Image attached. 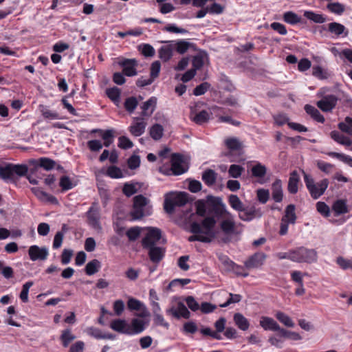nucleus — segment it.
Masks as SVG:
<instances>
[{
    "instance_id": "nucleus-1",
    "label": "nucleus",
    "mask_w": 352,
    "mask_h": 352,
    "mask_svg": "<svg viewBox=\"0 0 352 352\" xmlns=\"http://www.w3.org/2000/svg\"><path fill=\"white\" fill-rule=\"evenodd\" d=\"M196 214L204 217L201 223L192 222L190 230L194 235L188 239L190 241H198L210 242L215 236L214 228L220 217V197L208 195L206 199L195 202Z\"/></svg>"
},
{
    "instance_id": "nucleus-2",
    "label": "nucleus",
    "mask_w": 352,
    "mask_h": 352,
    "mask_svg": "<svg viewBox=\"0 0 352 352\" xmlns=\"http://www.w3.org/2000/svg\"><path fill=\"white\" fill-rule=\"evenodd\" d=\"M241 223H236L234 217L227 211L226 206L221 202V242H236L242 233Z\"/></svg>"
},
{
    "instance_id": "nucleus-3",
    "label": "nucleus",
    "mask_w": 352,
    "mask_h": 352,
    "mask_svg": "<svg viewBox=\"0 0 352 352\" xmlns=\"http://www.w3.org/2000/svg\"><path fill=\"white\" fill-rule=\"evenodd\" d=\"M28 172V167L25 164H0V178L6 182L15 183L19 177L26 176Z\"/></svg>"
},
{
    "instance_id": "nucleus-4",
    "label": "nucleus",
    "mask_w": 352,
    "mask_h": 352,
    "mask_svg": "<svg viewBox=\"0 0 352 352\" xmlns=\"http://www.w3.org/2000/svg\"><path fill=\"white\" fill-rule=\"evenodd\" d=\"M151 213L152 206L145 197L142 195L134 197L133 208L130 212L133 220L141 219L144 216L151 215Z\"/></svg>"
},
{
    "instance_id": "nucleus-5",
    "label": "nucleus",
    "mask_w": 352,
    "mask_h": 352,
    "mask_svg": "<svg viewBox=\"0 0 352 352\" xmlns=\"http://www.w3.org/2000/svg\"><path fill=\"white\" fill-rule=\"evenodd\" d=\"M188 194L184 192H169L165 195L164 209L168 214L175 212L177 207H182L188 203Z\"/></svg>"
},
{
    "instance_id": "nucleus-6",
    "label": "nucleus",
    "mask_w": 352,
    "mask_h": 352,
    "mask_svg": "<svg viewBox=\"0 0 352 352\" xmlns=\"http://www.w3.org/2000/svg\"><path fill=\"white\" fill-rule=\"evenodd\" d=\"M170 168L162 166L160 171L166 175H180L186 173L188 167L184 164V157L181 154L173 153L171 156Z\"/></svg>"
},
{
    "instance_id": "nucleus-7",
    "label": "nucleus",
    "mask_w": 352,
    "mask_h": 352,
    "mask_svg": "<svg viewBox=\"0 0 352 352\" xmlns=\"http://www.w3.org/2000/svg\"><path fill=\"white\" fill-rule=\"evenodd\" d=\"M304 182L311 197L314 199H317L322 196L328 188L329 184L327 179H323L319 182L315 183L314 179L305 173H304Z\"/></svg>"
},
{
    "instance_id": "nucleus-8",
    "label": "nucleus",
    "mask_w": 352,
    "mask_h": 352,
    "mask_svg": "<svg viewBox=\"0 0 352 352\" xmlns=\"http://www.w3.org/2000/svg\"><path fill=\"white\" fill-rule=\"evenodd\" d=\"M293 261L311 263L317 261V252L314 249L299 247L292 250Z\"/></svg>"
},
{
    "instance_id": "nucleus-9",
    "label": "nucleus",
    "mask_w": 352,
    "mask_h": 352,
    "mask_svg": "<svg viewBox=\"0 0 352 352\" xmlns=\"http://www.w3.org/2000/svg\"><path fill=\"white\" fill-rule=\"evenodd\" d=\"M162 238V231L157 228H148V232L142 240L143 248L155 246Z\"/></svg>"
},
{
    "instance_id": "nucleus-10",
    "label": "nucleus",
    "mask_w": 352,
    "mask_h": 352,
    "mask_svg": "<svg viewBox=\"0 0 352 352\" xmlns=\"http://www.w3.org/2000/svg\"><path fill=\"white\" fill-rule=\"evenodd\" d=\"M85 215L87 217V223L89 226L96 230H100L102 229L100 222V210L96 203L92 204L86 212Z\"/></svg>"
},
{
    "instance_id": "nucleus-11",
    "label": "nucleus",
    "mask_w": 352,
    "mask_h": 352,
    "mask_svg": "<svg viewBox=\"0 0 352 352\" xmlns=\"http://www.w3.org/2000/svg\"><path fill=\"white\" fill-rule=\"evenodd\" d=\"M118 64L122 67L123 74L126 76H134L137 75L136 67L138 61L134 59L121 58H119Z\"/></svg>"
},
{
    "instance_id": "nucleus-12",
    "label": "nucleus",
    "mask_w": 352,
    "mask_h": 352,
    "mask_svg": "<svg viewBox=\"0 0 352 352\" xmlns=\"http://www.w3.org/2000/svg\"><path fill=\"white\" fill-rule=\"evenodd\" d=\"M266 258V254L261 252H258L249 256L244 261V265L248 270L258 268L263 265Z\"/></svg>"
},
{
    "instance_id": "nucleus-13",
    "label": "nucleus",
    "mask_w": 352,
    "mask_h": 352,
    "mask_svg": "<svg viewBox=\"0 0 352 352\" xmlns=\"http://www.w3.org/2000/svg\"><path fill=\"white\" fill-rule=\"evenodd\" d=\"M338 98L333 94L326 95L317 102V107L322 111H331L337 104Z\"/></svg>"
},
{
    "instance_id": "nucleus-14",
    "label": "nucleus",
    "mask_w": 352,
    "mask_h": 352,
    "mask_svg": "<svg viewBox=\"0 0 352 352\" xmlns=\"http://www.w3.org/2000/svg\"><path fill=\"white\" fill-rule=\"evenodd\" d=\"M146 125L147 123L143 118L136 117L133 118L129 127V131L133 136L139 137L145 132Z\"/></svg>"
},
{
    "instance_id": "nucleus-15",
    "label": "nucleus",
    "mask_w": 352,
    "mask_h": 352,
    "mask_svg": "<svg viewBox=\"0 0 352 352\" xmlns=\"http://www.w3.org/2000/svg\"><path fill=\"white\" fill-rule=\"evenodd\" d=\"M28 254L32 261L37 260L44 261L47 258L49 252L46 247L40 248L36 245H34L29 248Z\"/></svg>"
},
{
    "instance_id": "nucleus-16",
    "label": "nucleus",
    "mask_w": 352,
    "mask_h": 352,
    "mask_svg": "<svg viewBox=\"0 0 352 352\" xmlns=\"http://www.w3.org/2000/svg\"><path fill=\"white\" fill-rule=\"evenodd\" d=\"M30 164L34 166V169L31 170L32 173H34L38 168H43L45 170H50L53 169L56 165L54 160L45 157H41L37 160H32Z\"/></svg>"
},
{
    "instance_id": "nucleus-17",
    "label": "nucleus",
    "mask_w": 352,
    "mask_h": 352,
    "mask_svg": "<svg viewBox=\"0 0 352 352\" xmlns=\"http://www.w3.org/2000/svg\"><path fill=\"white\" fill-rule=\"evenodd\" d=\"M224 144L228 150V152L225 154L226 155H232L233 152L240 153L243 148L242 142L235 137L226 138Z\"/></svg>"
},
{
    "instance_id": "nucleus-18",
    "label": "nucleus",
    "mask_w": 352,
    "mask_h": 352,
    "mask_svg": "<svg viewBox=\"0 0 352 352\" xmlns=\"http://www.w3.org/2000/svg\"><path fill=\"white\" fill-rule=\"evenodd\" d=\"M148 251L150 260L154 263H159L164 257L166 249L159 246L144 248Z\"/></svg>"
},
{
    "instance_id": "nucleus-19",
    "label": "nucleus",
    "mask_w": 352,
    "mask_h": 352,
    "mask_svg": "<svg viewBox=\"0 0 352 352\" xmlns=\"http://www.w3.org/2000/svg\"><path fill=\"white\" fill-rule=\"evenodd\" d=\"M260 326L265 331H278L280 336L282 327L272 318L267 316L261 317Z\"/></svg>"
},
{
    "instance_id": "nucleus-20",
    "label": "nucleus",
    "mask_w": 352,
    "mask_h": 352,
    "mask_svg": "<svg viewBox=\"0 0 352 352\" xmlns=\"http://www.w3.org/2000/svg\"><path fill=\"white\" fill-rule=\"evenodd\" d=\"M32 191L36 196V197L42 201L48 202L52 204H58V203L57 199L54 196L47 193L40 188H32Z\"/></svg>"
},
{
    "instance_id": "nucleus-21",
    "label": "nucleus",
    "mask_w": 352,
    "mask_h": 352,
    "mask_svg": "<svg viewBox=\"0 0 352 352\" xmlns=\"http://www.w3.org/2000/svg\"><path fill=\"white\" fill-rule=\"evenodd\" d=\"M146 329V323L144 320L133 318L131 324H129V335H137L143 332Z\"/></svg>"
},
{
    "instance_id": "nucleus-22",
    "label": "nucleus",
    "mask_w": 352,
    "mask_h": 352,
    "mask_svg": "<svg viewBox=\"0 0 352 352\" xmlns=\"http://www.w3.org/2000/svg\"><path fill=\"white\" fill-rule=\"evenodd\" d=\"M272 196L275 202L280 203L283 200L282 182L280 179H276L272 185Z\"/></svg>"
},
{
    "instance_id": "nucleus-23",
    "label": "nucleus",
    "mask_w": 352,
    "mask_h": 352,
    "mask_svg": "<svg viewBox=\"0 0 352 352\" xmlns=\"http://www.w3.org/2000/svg\"><path fill=\"white\" fill-rule=\"evenodd\" d=\"M328 31L334 34L336 36L343 35V37H346L349 34V30L345 28V26L337 22H331L329 23Z\"/></svg>"
},
{
    "instance_id": "nucleus-24",
    "label": "nucleus",
    "mask_w": 352,
    "mask_h": 352,
    "mask_svg": "<svg viewBox=\"0 0 352 352\" xmlns=\"http://www.w3.org/2000/svg\"><path fill=\"white\" fill-rule=\"evenodd\" d=\"M110 327L115 331L129 335V324L124 319L113 320L110 324Z\"/></svg>"
},
{
    "instance_id": "nucleus-25",
    "label": "nucleus",
    "mask_w": 352,
    "mask_h": 352,
    "mask_svg": "<svg viewBox=\"0 0 352 352\" xmlns=\"http://www.w3.org/2000/svg\"><path fill=\"white\" fill-rule=\"evenodd\" d=\"M157 104V98L155 97H151L148 100L144 102L141 108L142 109V116H151L154 112Z\"/></svg>"
},
{
    "instance_id": "nucleus-26",
    "label": "nucleus",
    "mask_w": 352,
    "mask_h": 352,
    "mask_svg": "<svg viewBox=\"0 0 352 352\" xmlns=\"http://www.w3.org/2000/svg\"><path fill=\"white\" fill-rule=\"evenodd\" d=\"M295 210V205H288L285 208V214L281 219V221L287 222L290 224H295L297 219Z\"/></svg>"
},
{
    "instance_id": "nucleus-27",
    "label": "nucleus",
    "mask_w": 352,
    "mask_h": 352,
    "mask_svg": "<svg viewBox=\"0 0 352 352\" xmlns=\"http://www.w3.org/2000/svg\"><path fill=\"white\" fill-rule=\"evenodd\" d=\"M221 104L229 106L231 109H229V111L231 115H234L237 113L239 104L237 100L235 97L232 95H229L227 97H223L221 96Z\"/></svg>"
},
{
    "instance_id": "nucleus-28",
    "label": "nucleus",
    "mask_w": 352,
    "mask_h": 352,
    "mask_svg": "<svg viewBox=\"0 0 352 352\" xmlns=\"http://www.w3.org/2000/svg\"><path fill=\"white\" fill-rule=\"evenodd\" d=\"M239 217L241 220L244 221H250L257 216L259 210L256 209L254 207H252L249 209L243 207V210H239Z\"/></svg>"
},
{
    "instance_id": "nucleus-29",
    "label": "nucleus",
    "mask_w": 352,
    "mask_h": 352,
    "mask_svg": "<svg viewBox=\"0 0 352 352\" xmlns=\"http://www.w3.org/2000/svg\"><path fill=\"white\" fill-rule=\"evenodd\" d=\"M201 9L199 10L196 14V17L201 19L204 17L207 13L209 14H219L220 13V5L213 3L211 6L207 7H201Z\"/></svg>"
},
{
    "instance_id": "nucleus-30",
    "label": "nucleus",
    "mask_w": 352,
    "mask_h": 352,
    "mask_svg": "<svg viewBox=\"0 0 352 352\" xmlns=\"http://www.w3.org/2000/svg\"><path fill=\"white\" fill-rule=\"evenodd\" d=\"M299 181L300 178L297 171L294 170L292 172L289 178L287 186V189L289 193L296 194L298 192V185Z\"/></svg>"
},
{
    "instance_id": "nucleus-31",
    "label": "nucleus",
    "mask_w": 352,
    "mask_h": 352,
    "mask_svg": "<svg viewBox=\"0 0 352 352\" xmlns=\"http://www.w3.org/2000/svg\"><path fill=\"white\" fill-rule=\"evenodd\" d=\"M305 111L315 121L320 122V123L324 122L325 120H324V116L320 113V112L318 111V109H317L315 107H314L311 104H306L305 106Z\"/></svg>"
},
{
    "instance_id": "nucleus-32",
    "label": "nucleus",
    "mask_w": 352,
    "mask_h": 352,
    "mask_svg": "<svg viewBox=\"0 0 352 352\" xmlns=\"http://www.w3.org/2000/svg\"><path fill=\"white\" fill-rule=\"evenodd\" d=\"M332 209L334 211L336 216L344 214L349 212L346 201L344 199H338L336 201L332 206Z\"/></svg>"
},
{
    "instance_id": "nucleus-33",
    "label": "nucleus",
    "mask_w": 352,
    "mask_h": 352,
    "mask_svg": "<svg viewBox=\"0 0 352 352\" xmlns=\"http://www.w3.org/2000/svg\"><path fill=\"white\" fill-rule=\"evenodd\" d=\"M267 173V168L260 162H256L251 168L252 177L256 178H263Z\"/></svg>"
},
{
    "instance_id": "nucleus-34",
    "label": "nucleus",
    "mask_w": 352,
    "mask_h": 352,
    "mask_svg": "<svg viewBox=\"0 0 352 352\" xmlns=\"http://www.w3.org/2000/svg\"><path fill=\"white\" fill-rule=\"evenodd\" d=\"M101 267V263L98 259H93L88 262L85 271L87 275L91 276L97 273Z\"/></svg>"
},
{
    "instance_id": "nucleus-35",
    "label": "nucleus",
    "mask_w": 352,
    "mask_h": 352,
    "mask_svg": "<svg viewBox=\"0 0 352 352\" xmlns=\"http://www.w3.org/2000/svg\"><path fill=\"white\" fill-rule=\"evenodd\" d=\"M234 321L236 325L242 331H246L250 327L248 320L240 313H236L234 315Z\"/></svg>"
},
{
    "instance_id": "nucleus-36",
    "label": "nucleus",
    "mask_w": 352,
    "mask_h": 352,
    "mask_svg": "<svg viewBox=\"0 0 352 352\" xmlns=\"http://www.w3.org/2000/svg\"><path fill=\"white\" fill-rule=\"evenodd\" d=\"M304 16L307 19L316 23H323L326 21L327 18L322 14H318L313 11H305Z\"/></svg>"
},
{
    "instance_id": "nucleus-37",
    "label": "nucleus",
    "mask_w": 352,
    "mask_h": 352,
    "mask_svg": "<svg viewBox=\"0 0 352 352\" xmlns=\"http://www.w3.org/2000/svg\"><path fill=\"white\" fill-rule=\"evenodd\" d=\"M164 133V128L160 124H153L149 129V135L155 141L160 140Z\"/></svg>"
},
{
    "instance_id": "nucleus-38",
    "label": "nucleus",
    "mask_w": 352,
    "mask_h": 352,
    "mask_svg": "<svg viewBox=\"0 0 352 352\" xmlns=\"http://www.w3.org/2000/svg\"><path fill=\"white\" fill-rule=\"evenodd\" d=\"M276 318L287 327H294L295 324L292 319L284 312L280 311H276L275 314Z\"/></svg>"
},
{
    "instance_id": "nucleus-39",
    "label": "nucleus",
    "mask_w": 352,
    "mask_h": 352,
    "mask_svg": "<svg viewBox=\"0 0 352 352\" xmlns=\"http://www.w3.org/2000/svg\"><path fill=\"white\" fill-rule=\"evenodd\" d=\"M283 20L290 25H296L301 21V18L292 11H288L283 14Z\"/></svg>"
},
{
    "instance_id": "nucleus-40",
    "label": "nucleus",
    "mask_w": 352,
    "mask_h": 352,
    "mask_svg": "<svg viewBox=\"0 0 352 352\" xmlns=\"http://www.w3.org/2000/svg\"><path fill=\"white\" fill-rule=\"evenodd\" d=\"M173 50L172 45L162 46L158 51L159 57L164 61L168 60L173 56Z\"/></svg>"
},
{
    "instance_id": "nucleus-41",
    "label": "nucleus",
    "mask_w": 352,
    "mask_h": 352,
    "mask_svg": "<svg viewBox=\"0 0 352 352\" xmlns=\"http://www.w3.org/2000/svg\"><path fill=\"white\" fill-rule=\"evenodd\" d=\"M327 155L331 157L336 158L352 167V157L349 155L333 151L328 152Z\"/></svg>"
},
{
    "instance_id": "nucleus-42",
    "label": "nucleus",
    "mask_w": 352,
    "mask_h": 352,
    "mask_svg": "<svg viewBox=\"0 0 352 352\" xmlns=\"http://www.w3.org/2000/svg\"><path fill=\"white\" fill-rule=\"evenodd\" d=\"M331 138L338 143L342 145H350V140L338 131H332L330 133Z\"/></svg>"
},
{
    "instance_id": "nucleus-43",
    "label": "nucleus",
    "mask_w": 352,
    "mask_h": 352,
    "mask_svg": "<svg viewBox=\"0 0 352 352\" xmlns=\"http://www.w3.org/2000/svg\"><path fill=\"white\" fill-rule=\"evenodd\" d=\"M191 109H192V111H193L192 107H191ZM190 116H191L192 120L198 124H202L203 123L206 122L209 119V114L205 110H203V111L199 112L198 113L195 114L194 116L192 112Z\"/></svg>"
},
{
    "instance_id": "nucleus-44",
    "label": "nucleus",
    "mask_w": 352,
    "mask_h": 352,
    "mask_svg": "<svg viewBox=\"0 0 352 352\" xmlns=\"http://www.w3.org/2000/svg\"><path fill=\"white\" fill-rule=\"evenodd\" d=\"M202 180L208 186H212L216 180V173L211 169L206 170L203 173Z\"/></svg>"
},
{
    "instance_id": "nucleus-45",
    "label": "nucleus",
    "mask_w": 352,
    "mask_h": 352,
    "mask_svg": "<svg viewBox=\"0 0 352 352\" xmlns=\"http://www.w3.org/2000/svg\"><path fill=\"white\" fill-rule=\"evenodd\" d=\"M39 107L41 114L44 118L49 120L59 119V114L56 111L50 110L47 107L44 105H40Z\"/></svg>"
},
{
    "instance_id": "nucleus-46",
    "label": "nucleus",
    "mask_w": 352,
    "mask_h": 352,
    "mask_svg": "<svg viewBox=\"0 0 352 352\" xmlns=\"http://www.w3.org/2000/svg\"><path fill=\"white\" fill-rule=\"evenodd\" d=\"M228 202L234 210L236 211L243 210V204L237 195H230L228 198Z\"/></svg>"
},
{
    "instance_id": "nucleus-47",
    "label": "nucleus",
    "mask_w": 352,
    "mask_h": 352,
    "mask_svg": "<svg viewBox=\"0 0 352 352\" xmlns=\"http://www.w3.org/2000/svg\"><path fill=\"white\" fill-rule=\"evenodd\" d=\"M214 324L217 329L216 332L212 331L210 328H204L201 330V333L205 336H210L216 339H220V318L216 320Z\"/></svg>"
},
{
    "instance_id": "nucleus-48",
    "label": "nucleus",
    "mask_w": 352,
    "mask_h": 352,
    "mask_svg": "<svg viewBox=\"0 0 352 352\" xmlns=\"http://www.w3.org/2000/svg\"><path fill=\"white\" fill-rule=\"evenodd\" d=\"M106 94L107 96L116 104L119 102L120 97V90L119 88L114 87L107 89Z\"/></svg>"
},
{
    "instance_id": "nucleus-49",
    "label": "nucleus",
    "mask_w": 352,
    "mask_h": 352,
    "mask_svg": "<svg viewBox=\"0 0 352 352\" xmlns=\"http://www.w3.org/2000/svg\"><path fill=\"white\" fill-rule=\"evenodd\" d=\"M138 104L137 98L134 96L129 97L125 100L124 103V108L126 111L131 113L134 111Z\"/></svg>"
},
{
    "instance_id": "nucleus-50",
    "label": "nucleus",
    "mask_w": 352,
    "mask_h": 352,
    "mask_svg": "<svg viewBox=\"0 0 352 352\" xmlns=\"http://www.w3.org/2000/svg\"><path fill=\"white\" fill-rule=\"evenodd\" d=\"M101 138L104 140V145L106 147H109L113 142L114 139V131L113 129H107L102 133Z\"/></svg>"
},
{
    "instance_id": "nucleus-51",
    "label": "nucleus",
    "mask_w": 352,
    "mask_h": 352,
    "mask_svg": "<svg viewBox=\"0 0 352 352\" xmlns=\"http://www.w3.org/2000/svg\"><path fill=\"white\" fill-rule=\"evenodd\" d=\"M338 128L342 131L352 135V118L346 117L344 122L338 124Z\"/></svg>"
},
{
    "instance_id": "nucleus-52",
    "label": "nucleus",
    "mask_w": 352,
    "mask_h": 352,
    "mask_svg": "<svg viewBox=\"0 0 352 352\" xmlns=\"http://www.w3.org/2000/svg\"><path fill=\"white\" fill-rule=\"evenodd\" d=\"M138 50L146 57H153L155 54V49L150 44H141Z\"/></svg>"
},
{
    "instance_id": "nucleus-53",
    "label": "nucleus",
    "mask_w": 352,
    "mask_h": 352,
    "mask_svg": "<svg viewBox=\"0 0 352 352\" xmlns=\"http://www.w3.org/2000/svg\"><path fill=\"white\" fill-rule=\"evenodd\" d=\"M312 75L320 80L327 79L329 76L328 72L319 65L312 67Z\"/></svg>"
},
{
    "instance_id": "nucleus-54",
    "label": "nucleus",
    "mask_w": 352,
    "mask_h": 352,
    "mask_svg": "<svg viewBox=\"0 0 352 352\" xmlns=\"http://www.w3.org/2000/svg\"><path fill=\"white\" fill-rule=\"evenodd\" d=\"M244 168L240 165L232 164L228 169L229 176L233 178H238L241 177Z\"/></svg>"
},
{
    "instance_id": "nucleus-55",
    "label": "nucleus",
    "mask_w": 352,
    "mask_h": 352,
    "mask_svg": "<svg viewBox=\"0 0 352 352\" xmlns=\"http://www.w3.org/2000/svg\"><path fill=\"white\" fill-rule=\"evenodd\" d=\"M327 8L331 12L338 15H341L345 10L344 5L338 2L329 3Z\"/></svg>"
},
{
    "instance_id": "nucleus-56",
    "label": "nucleus",
    "mask_w": 352,
    "mask_h": 352,
    "mask_svg": "<svg viewBox=\"0 0 352 352\" xmlns=\"http://www.w3.org/2000/svg\"><path fill=\"white\" fill-rule=\"evenodd\" d=\"M107 175L113 179H119L123 177L121 169L115 166H111L107 168Z\"/></svg>"
},
{
    "instance_id": "nucleus-57",
    "label": "nucleus",
    "mask_w": 352,
    "mask_h": 352,
    "mask_svg": "<svg viewBox=\"0 0 352 352\" xmlns=\"http://www.w3.org/2000/svg\"><path fill=\"white\" fill-rule=\"evenodd\" d=\"M279 336L292 340H300L302 339L301 336L298 333L288 331L284 328L281 329V332Z\"/></svg>"
},
{
    "instance_id": "nucleus-58",
    "label": "nucleus",
    "mask_w": 352,
    "mask_h": 352,
    "mask_svg": "<svg viewBox=\"0 0 352 352\" xmlns=\"http://www.w3.org/2000/svg\"><path fill=\"white\" fill-rule=\"evenodd\" d=\"M59 185L63 191L73 188L75 186L68 176L64 175L60 177Z\"/></svg>"
},
{
    "instance_id": "nucleus-59",
    "label": "nucleus",
    "mask_w": 352,
    "mask_h": 352,
    "mask_svg": "<svg viewBox=\"0 0 352 352\" xmlns=\"http://www.w3.org/2000/svg\"><path fill=\"white\" fill-rule=\"evenodd\" d=\"M317 167L324 173L329 174L333 171L335 166L324 161H318L317 162Z\"/></svg>"
},
{
    "instance_id": "nucleus-60",
    "label": "nucleus",
    "mask_w": 352,
    "mask_h": 352,
    "mask_svg": "<svg viewBox=\"0 0 352 352\" xmlns=\"http://www.w3.org/2000/svg\"><path fill=\"white\" fill-rule=\"evenodd\" d=\"M177 311L179 318H184L185 319H188L190 316V313L188 308L182 302H179L177 304Z\"/></svg>"
},
{
    "instance_id": "nucleus-61",
    "label": "nucleus",
    "mask_w": 352,
    "mask_h": 352,
    "mask_svg": "<svg viewBox=\"0 0 352 352\" xmlns=\"http://www.w3.org/2000/svg\"><path fill=\"white\" fill-rule=\"evenodd\" d=\"M190 45L189 42L181 40L175 43V48L178 53L183 54L188 50Z\"/></svg>"
},
{
    "instance_id": "nucleus-62",
    "label": "nucleus",
    "mask_w": 352,
    "mask_h": 352,
    "mask_svg": "<svg viewBox=\"0 0 352 352\" xmlns=\"http://www.w3.org/2000/svg\"><path fill=\"white\" fill-rule=\"evenodd\" d=\"M76 337L72 334L69 330L67 329L63 331V333L60 336V339L63 342V345L65 347H67L69 342L74 340Z\"/></svg>"
},
{
    "instance_id": "nucleus-63",
    "label": "nucleus",
    "mask_w": 352,
    "mask_h": 352,
    "mask_svg": "<svg viewBox=\"0 0 352 352\" xmlns=\"http://www.w3.org/2000/svg\"><path fill=\"white\" fill-rule=\"evenodd\" d=\"M316 209L319 213L325 217L330 215V209L328 205L323 201H318L316 204Z\"/></svg>"
},
{
    "instance_id": "nucleus-64",
    "label": "nucleus",
    "mask_w": 352,
    "mask_h": 352,
    "mask_svg": "<svg viewBox=\"0 0 352 352\" xmlns=\"http://www.w3.org/2000/svg\"><path fill=\"white\" fill-rule=\"evenodd\" d=\"M143 305L141 301L133 298H129L127 302V307L131 311H138L142 308Z\"/></svg>"
}]
</instances>
